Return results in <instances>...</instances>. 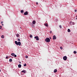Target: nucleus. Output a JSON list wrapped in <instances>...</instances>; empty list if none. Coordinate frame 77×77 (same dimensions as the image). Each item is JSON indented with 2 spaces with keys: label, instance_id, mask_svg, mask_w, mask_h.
Instances as JSON below:
<instances>
[{
  "label": "nucleus",
  "instance_id": "nucleus-3",
  "mask_svg": "<svg viewBox=\"0 0 77 77\" xmlns=\"http://www.w3.org/2000/svg\"><path fill=\"white\" fill-rule=\"evenodd\" d=\"M63 59L64 60H66V59H67V57L66 56H65L63 57Z\"/></svg>",
  "mask_w": 77,
  "mask_h": 77
},
{
  "label": "nucleus",
  "instance_id": "nucleus-20",
  "mask_svg": "<svg viewBox=\"0 0 77 77\" xmlns=\"http://www.w3.org/2000/svg\"><path fill=\"white\" fill-rule=\"evenodd\" d=\"M26 65H27V64H26V63L24 64L23 66H26Z\"/></svg>",
  "mask_w": 77,
  "mask_h": 77
},
{
  "label": "nucleus",
  "instance_id": "nucleus-22",
  "mask_svg": "<svg viewBox=\"0 0 77 77\" xmlns=\"http://www.w3.org/2000/svg\"><path fill=\"white\" fill-rule=\"evenodd\" d=\"M26 58V59L28 57V56H26L25 57Z\"/></svg>",
  "mask_w": 77,
  "mask_h": 77
},
{
  "label": "nucleus",
  "instance_id": "nucleus-5",
  "mask_svg": "<svg viewBox=\"0 0 77 77\" xmlns=\"http://www.w3.org/2000/svg\"><path fill=\"white\" fill-rule=\"evenodd\" d=\"M53 39H54H54H56V35L53 36Z\"/></svg>",
  "mask_w": 77,
  "mask_h": 77
},
{
  "label": "nucleus",
  "instance_id": "nucleus-1",
  "mask_svg": "<svg viewBox=\"0 0 77 77\" xmlns=\"http://www.w3.org/2000/svg\"><path fill=\"white\" fill-rule=\"evenodd\" d=\"M45 41L46 42H49L50 41V39L49 38H47L45 39Z\"/></svg>",
  "mask_w": 77,
  "mask_h": 77
},
{
  "label": "nucleus",
  "instance_id": "nucleus-18",
  "mask_svg": "<svg viewBox=\"0 0 77 77\" xmlns=\"http://www.w3.org/2000/svg\"><path fill=\"white\" fill-rule=\"evenodd\" d=\"M73 53L74 54H76L77 53V52L75 51H74Z\"/></svg>",
  "mask_w": 77,
  "mask_h": 77
},
{
  "label": "nucleus",
  "instance_id": "nucleus-12",
  "mask_svg": "<svg viewBox=\"0 0 77 77\" xmlns=\"http://www.w3.org/2000/svg\"><path fill=\"white\" fill-rule=\"evenodd\" d=\"M18 66L19 68H21V64H19L18 65Z\"/></svg>",
  "mask_w": 77,
  "mask_h": 77
},
{
  "label": "nucleus",
  "instance_id": "nucleus-11",
  "mask_svg": "<svg viewBox=\"0 0 77 77\" xmlns=\"http://www.w3.org/2000/svg\"><path fill=\"white\" fill-rule=\"evenodd\" d=\"M17 37V38H18L19 37V36H20V35L18 34H17L16 35Z\"/></svg>",
  "mask_w": 77,
  "mask_h": 77
},
{
  "label": "nucleus",
  "instance_id": "nucleus-36",
  "mask_svg": "<svg viewBox=\"0 0 77 77\" xmlns=\"http://www.w3.org/2000/svg\"><path fill=\"white\" fill-rule=\"evenodd\" d=\"M0 72H1V70H0Z\"/></svg>",
  "mask_w": 77,
  "mask_h": 77
},
{
  "label": "nucleus",
  "instance_id": "nucleus-9",
  "mask_svg": "<svg viewBox=\"0 0 77 77\" xmlns=\"http://www.w3.org/2000/svg\"><path fill=\"white\" fill-rule=\"evenodd\" d=\"M32 24H36V21L35 20H33L32 21Z\"/></svg>",
  "mask_w": 77,
  "mask_h": 77
},
{
  "label": "nucleus",
  "instance_id": "nucleus-17",
  "mask_svg": "<svg viewBox=\"0 0 77 77\" xmlns=\"http://www.w3.org/2000/svg\"><path fill=\"white\" fill-rule=\"evenodd\" d=\"M1 37H2V38H4L5 36L4 35H2L1 36Z\"/></svg>",
  "mask_w": 77,
  "mask_h": 77
},
{
  "label": "nucleus",
  "instance_id": "nucleus-27",
  "mask_svg": "<svg viewBox=\"0 0 77 77\" xmlns=\"http://www.w3.org/2000/svg\"><path fill=\"white\" fill-rule=\"evenodd\" d=\"M60 27L61 29H62V26H59Z\"/></svg>",
  "mask_w": 77,
  "mask_h": 77
},
{
  "label": "nucleus",
  "instance_id": "nucleus-8",
  "mask_svg": "<svg viewBox=\"0 0 77 77\" xmlns=\"http://www.w3.org/2000/svg\"><path fill=\"white\" fill-rule=\"evenodd\" d=\"M45 26L46 27H48V23H45Z\"/></svg>",
  "mask_w": 77,
  "mask_h": 77
},
{
  "label": "nucleus",
  "instance_id": "nucleus-10",
  "mask_svg": "<svg viewBox=\"0 0 77 77\" xmlns=\"http://www.w3.org/2000/svg\"><path fill=\"white\" fill-rule=\"evenodd\" d=\"M15 43L17 45H18V42H17V41H15Z\"/></svg>",
  "mask_w": 77,
  "mask_h": 77
},
{
  "label": "nucleus",
  "instance_id": "nucleus-25",
  "mask_svg": "<svg viewBox=\"0 0 77 77\" xmlns=\"http://www.w3.org/2000/svg\"><path fill=\"white\" fill-rule=\"evenodd\" d=\"M6 59H8V57L7 56L6 57Z\"/></svg>",
  "mask_w": 77,
  "mask_h": 77
},
{
  "label": "nucleus",
  "instance_id": "nucleus-29",
  "mask_svg": "<svg viewBox=\"0 0 77 77\" xmlns=\"http://www.w3.org/2000/svg\"><path fill=\"white\" fill-rule=\"evenodd\" d=\"M71 23H72V22H70V24H71Z\"/></svg>",
  "mask_w": 77,
  "mask_h": 77
},
{
  "label": "nucleus",
  "instance_id": "nucleus-28",
  "mask_svg": "<svg viewBox=\"0 0 77 77\" xmlns=\"http://www.w3.org/2000/svg\"><path fill=\"white\" fill-rule=\"evenodd\" d=\"M77 10H75V12H77Z\"/></svg>",
  "mask_w": 77,
  "mask_h": 77
},
{
  "label": "nucleus",
  "instance_id": "nucleus-6",
  "mask_svg": "<svg viewBox=\"0 0 77 77\" xmlns=\"http://www.w3.org/2000/svg\"><path fill=\"white\" fill-rule=\"evenodd\" d=\"M24 15H28V12H27V11H26V12L24 13Z\"/></svg>",
  "mask_w": 77,
  "mask_h": 77
},
{
  "label": "nucleus",
  "instance_id": "nucleus-33",
  "mask_svg": "<svg viewBox=\"0 0 77 77\" xmlns=\"http://www.w3.org/2000/svg\"><path fill=\"white\" fill-rule=\"evenodd\" d=\"M2 26H4V25L3 24H2Z\"/></svg>",
  "mask_w": 77,
  "mask_h": 77
},
{
  "label": "nucleus",
  "instance_id": "nucleus-16",
  "mask_svg": "<svg viewBox=\"0 0 77 77\" xmlns=\"http://www.w3.org/2000/svg\"><path fill=\"white\" fill-rule=\"evenodd\" d=\"M68 32H71V30H70L69 29H68Z\"/></svg>",
  "mask_w": 77,
  "mask_h": 77
},
{
  "label": "nucleus",
  "instance_id": "nucleus-26",
  "mask_svg": "<svg viewBox=\"0 0 77 77\" xmlns=\"http://www.w3.org/2000/svg\"><path fill=\"white\" fill-rule=\"evenodd\" d=\"M18 41H20V39H18Z\"/></svg>",
  "mask_w": 77,
  "mask_h": 77
},
{
  "label": "nucleus",
  "instance_id": "nucleus-21",
  "mask_svg": "<svg viewBox=\"0 0 77 77\" xmlns=\"http://www.w3.org/2000/svg\"><path fill=\"white\" fill-rule=\"evenodd\" d=\"M32 36H32V35H31L30 36V38H32Z\"/></svg>",
  "mask_w": 77,
  "mask_h": 77
},
{
  "label": "nucleus",
  "instance_id": "nucleus-7",
  "mask_svg": "<svg viewBox=\"0 0 77 77\" xmlns=\"http://www.w3.org/2000/svg\"><path fill=\"white\" fill-rule=\"evenodd\" d=\"M18 45H19V46H20V45H21V42H18Z\"/></svg>",
  "mask_w": 77,
  "mask_h": 77
},
{
  "label": "nucleus",
  "instance_id": "nucleus-23",
  "mask_svg": "<svg viewBox=\"0 0 77 77\" xmlns=\"http://www.w3.org/2000/svg\"><path fill=\"white\" fill-rule=\"evenodd\" d=\"M2 26H0V29H2Z\"/></svg>",
  "mask_w": 77,
  "mask_h": 77
},
{
  "label": "nucleus",
  "instance_id": "nucleus-15",
  "mask_svg": "<svg viewBox=\"0 0 77 77\" xmlns=\"http://www.w3.org/2000/svg\"><path fill=\"white\" fill-rule=\"evenodd\" d=\"M22 72H24V73H26V71L25 70H23L22 71Z\"/></svg>",
  "mask_w": 77,
  "mask_h": 77
},
{
  "label": "nucleus",
  "instance_id": "nucleus-31",
  "mask_svg": "<svg viewBox=\"0 0 77 77\" xmlns=\"http://www.w3.org/2000/svg\"><path fill=\"white\" fill-rule=\"evenodd\" d=\"M3 22H1V24H3Z\"/></svg>",
  "mask_w": 77,
  "mask_h": 77
},
{
  "label": "nucleus",
  "instance_id": "nucleus-32",
  "mask_svg": "<svg viewBox=\"0 0 77 77\" xmlns=\"http://www.w3.org/2000/svg\"><path fill=\"white\" fill-rule=\"evenodd\" d=\"M19 63H20V64L21 63V62H19Z\"/></svg>",
  "mask_w": 77,
  "mask_h": 77
},
{
  "label": "nucleus",
  "instance_id": "nucleus-24",
  "mask_svg": "<svg viewBox=\"0 0 77 77\" xmlns=\"http://www.w3.org/2000/svg\"><path fill=\"white\" fill-rule=\"evenodd\" d=\"M60 48L61 50H62V49H63V48H62V47H60Z\"/></svg>",
  "mask_w": 77,
  "mask_h": 77
},
{
  "label": "nucleus",
  "instance_id": "nucleus-30",
  "mask_svg": "<svg viewBox=\"0 0 77 77\" xmlns=\"http://www.w3.org/2000/svg\"><path fill=\"white\" fill-rule=\"evenodd\" d=\"M36 5H38V2H36Z\"/></svg>",
  "mask_w": 77,
  "mask_h": 77
},
{
  "label": "nucleus",
  "instance_id": "nucleus-4",
  "mask_svg": "<svg viewBox=\"0 0 77 77\" xmlns=\"http://www.w3.org/2000/svg\"><path fill=\"white\" fill-rule=\"evenodd\" d=\"M35 39H36L37 41L39 40V38H38V36H36L34 37Z\"/></svg>",
  "mask_w": 77,
  "mask_h": 77
},
{
  "label": "nucleus",
  "instance_id": "nucleus-13",
  "mask_svg": "<svg viewBox=\"0 0 77 77\" xmlns=\"http://www.w3.org/2000/svg\"><path fill=\"white\" fill-rule=\"evenodd\" d=\"M57 71V69H55L54 71V72H56Z\"/></svg>",
  "mask_w": 77,
  "mask_h": 77
},
{
  "label": "nucleus",
  "instance_id": "nucleus-35",
  "mask_svg": "<svg viewBox=\"0 0 77 77\" xmlns=\"http://www.w3.org/2000/svg\"><path fill=\"white\" fill-rule=\"evenodd\" d=\"M50 39H51V37H50Z\"/></svg>",
  "mask_w": 77,
  "mask_h": 77
},
{
  "label": "nucleus",
  "instance_id": "nucleus-14",
  "mask_svg": "<svg viewBox=\"0 0 77 77\" xmlns=\"http://www.w3.org/2000/svg\"><path fill=\"white\" fill-rule=\"evenodd\" d=\"M9 61L11 62H12V59H10Z\"/></svg>",
  "mask_w": 77,
  "mask_h": 77
},
{
  "label": "nucleus",
  "instance_id": "nucleus-34",
  "mask_svg": "<svg viewBox=\"0 0 77 77\" xmlns=\"http://www.w3.org/2000/svg\"><path fill=\"white\" fill-rule=\"evenodd\" d=\"M52 31H50V33H52Z\"/></svg>",
  "mask_w": 77,
  "mask_h": 77
},
{
  "label": "nucleus",
  "instance_id": "nucleus-19",
  "mask_svg": "<svg viewBox=\"0 0 77 77\" xmlns=\"http://www.w3.org/2000/svg\"><path fill=\"white\" fill-rule=\"evenodd\" d=\"M24 12V11L22 10L21 11V13H23V12Z\"/></svg>",
  "mask_w": 77,
  "mask_h": 77
},
{
  "label": "nucleus",
  "instance_id": "nucleus-2",
  "mask_svg": "<svg viewBox=\"0 0 77 77\" xmlns=\"http://www.w3.org/2000/svg\"><path fill=\"white\" fill-rule=\"evenodd\" d=\"M11 56H14V57H17V55H15V54L14 53H12V54H11Z\"/></svg>",
  "mask_w": 77,
  "mask_h": 77
}]
</instances>
